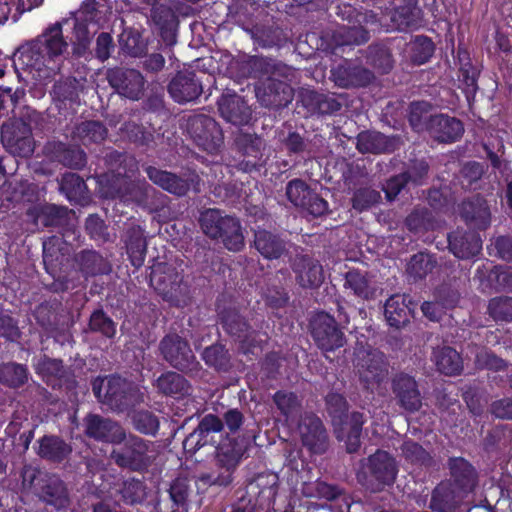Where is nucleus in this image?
Segmentation results:
<instances>
[{
  "label": "nucleus",
  "mask_w": 512,
  "mask_h": 512,
  "mask_svg": "<svg viewBox=\"0 0 512 512\" xmlns=\"http://www.w3.org/2000/svg\"><path fill=\"white\" fill-rule=\"evenodd\" d=\"M27 379L24 366L19 364H4L0 366V381L9 386H19Z\"/></svg>",
  "instance_id": "7c9ffc66"
},
{
  "label": "nucleus",
  "mask_w": 512,
  "mask_h": 512,
  "mask_svg": "<svg viewBox=\"0 0 512 512\" xmlns=\"http://www.w3.org/2000/svg\"><path fill=\"white\" fill-rule=\"evenodd\" d=\"M161 351L173 366L185 369L194 359L187 343L177 335H169L161 343Z\"/></svg>",
  "instance_id": "f8f14e48"
},
{
  "label": "nucleus",
  "mask_w": 512,
  "mask_h": 512,
  "mask_svg": "<svg viewBox=\"0 0 512 512\" xmlns=\"http://www.w3.org/2000/svg\"><path fill=\"white\" fill-rule=\"evenodd\" d=\"M333 424L337 438L345 442L348 452H354L360 445L361 427L363 424V417L359 413H353L350 416H345L341 419L337 416L333 418Z\"/></svg>",
  "instance_id": "9d476101"
},
{
  "label": "nucleus",
  "mask_w": 512,
  "mask_h": 512,
  "mask_svg": "<svg viewBox=\"0 0 512 512\" xmlns=\"http://www.w3.org/2000/svg\"><path fill=\"white\" fill-rule=\"evenodd\" d=\"M119 42L121 49L133 57L141 56L146 50V42L136 30H124L120 35Z\"/></svg>",
  "instance_id": "bb28decb"
},
{
  "label": "nucleus",
  "mask_w": 512,
  "mask_h": 512,
  "mask_svg": "<svg viewBox=\"0 0 512 512\" xmlns=\"http://www.w3.org/2000/svg\"><path fill=\"white\" fill-rule=\"evenodd\" d=\"M394 142L379 132H362L357 138V148L362 153H381L393 150Z\"/></svg>",
  "instance_id": "4be33fe9"
},
{
  "label": "nucleus",
  "mask_w": 512,
  "mask_h": 512,
  "mask_svg": "<svg viewBox=\"0 0 512 512\" xmlns=\"http://www.w3.org/2000/svg\"><path fill=\"white\" fill-rule=\"evenodd\" d=\"M489 312L495 320H512V299L498 298L489 303Z\"/></svg>",
  "instance_id": "e433bc0d"
},
{
  "label": "nucleus",
  "mask_w": 512,
  "mask_h": 512,
  "mask_svg": "<svg viewBox=\"0 0 512 512\" xmlns=\"http://www.w3.org/2000/svg\"><path fill=\"white\" fill-rule=\"evenodd\" d=\"M449 246L456 257L469 258L476 256L481 251L482 241L479 236L472 234L461 238H450Z\"/></svg>",
  "instance_id": "393cba45"
},
{
  "label": "nucleus",
  "mask_w": 512,
  "mask_h": 512,
  "mask_svg": "<svg viewBox=\"0 0 512 512\" xmlns=\"http://www.w3.org/2000/svg\"><path fill=\"white\" fill-rule=\"evenodd\" d=\"M153 20L161 27H166L175 21L173 12L166 7L155 8L152 11Z\"/></svg>",
  "instance_id": "603ef678"
},
{
  "label": "nucleus",
  "mask_w": 512,
  "mask_h": 512,
  "mask_svg": "<svg viewBox=\"0 0 512 512\" xmlns=\"http://www.w3.org/2000/svg\"><path fill=\"white\" fill-rule=\"evenodd\" d=\"M301 207L314 216H320L328 210L327 202L312 193H310V196L307 199V205Z\"/></svg>",
  "instance_id": "a18cd8bd"
},
{
  "label": "nucleus",
  "mask_w": 512,
  "mask_h": 512,
  "mask_svg": "<svg viewBox=\"0 0 512 512\" xmlns=\"http://www.w3.org/2000/svg\"><path fill=\"white\" fill-rule=\"evenodd\" d=\"M151 453L142 439L130 436L123 447L112 451L111 457L122 467L138 470L147 466L152 458Z\"/></svg>",
  "instance_id": "0eeeda50"
},
{
  "label": "nucleus",
  "mask_w": 512,
  "mask_h": 512,
  "mask_svg": "<svg viewBox=\"0 0 512 512\" xmlns=\"http://www.w3.org/2000/svg\"><path fill=\"white\" fill-rule=\"evenodd\" d=\"M312 335L318 346L326 351L343 346V334L328 314L318 313L311 322Z\"/></svg>",
  "instance_id": "6e6552de"
},
{
  "label": "nucleus",
  "mask_w": 512,
  "mask_h": 512,
  "mask_svg": "<svg viewBox=\"0 0 512 512\" xmlns=\"http://www.w3.org/2000/svg\"><path fill=\"white\" fill-rule=\"evenodd\" d=\"M254 244L261 255L268 259L278 258L283 251L281 241L264 230H260L255 233Z\"/></svg>",
  "instance_id": "a878e982"
},
{
  "label": "nucleus",
  "mask_w": 512,
  "mask_h": 512,
  "mask_svg": "<svg viewBox=\"0 0 512 512\" xmlns=\"http://www.w3.org/2000/svg\"><path fill=\"white\" fill-rule=\"evenodd\" d=\"M107 11L104 5H98L95 0H86L80 9L75 13L71 22L74 26L75 48L74 51L78 55H82L93 35L104 27L107 22Z\"/></svg>",
  "instance_id": "7ed1b4c3"
},
{
  "label": "nucleus",
  "mask_w": 512,
  "mask_h": 512,
  "mask_svg": "<svg viewBox=\"0 0 512 512\" xmlns=\"http://www.w3.org/2000/svg\"><path fill=\"white\" fill-rule=\"evenodd\" d=\"M345 287L351 289L355 295L364 299L372 297L374 292L366 275L354 270L347 273Z\"/></svg>",
  "instance_id": "cd10ccee"
},
{
  "label": "nucleus",
  "mask_w": 512,
  "mask_h": 512,
  "mask_svg": "<svg viewBox=\"0 0 512 512\" xmlns=\"http://www.w3.org/2000/svg\"><path fill=\"white\" fill-rule=\"evenodd\" d=\"M90 328L94 331H100L107 337H112L115 334L114 323L101 311H96L92 314L90 318Z\"/></svg>",
  "instance_id": "58836bf2"
},
{
  "label": "nucleus",
  "mask_w": 512,
  "mask_h": 512,
  "mask_svg": "<svg viewBox=\"0 0 512 512\" xmlns=\"http://www.w3.org/2000/svg\"><path fill=\"white\" fill-rule=\"evenodd\" d=\"M387 370L379 362L373 363L360 372V378L368 389L374 390L386 377Z\"/></svg>",
  "instance_id": "72a5a7b5"
},
{
  "label": "nucleus",
  "mask_w": 512,
  "mask_h": 512,
  "mask_svg": "<svg viewBox=\"0 0 512 512\" xmlns=\"http://www.w3.org/2000/svg\"><path fill=\"white\" fill-rule=\"evenodd\" d=\"M454 482H443L436 487L430 502V508L435 512H452L457 499L470 491L475 482L474 471L464 459H454L451 462Z\"/></svg>",
  "instance_id": "f03ea898"
},
{
  "label": "nucleus",
  "mask_w": 512,
  "mask_h": 512,
  "mask_svg": "<svg viewBox=\"0 0 512 512\" xmlns=\"http://www.w3.org/2000/svg\"><path fill=\"white\" fill-rule=\"evenodd\" d=\"M406 181L407 177L404 174L390 179L384 188L387 198L393 200L401 191Z\"/></svg>",
  "instance_id": "864d4df0"
},
{
  "label": "nucleus",
  "mask_w": 512,
  "mask_h": 512,
  "mask_svg": "<svg viewBox=\"0 0 512 512\" xmlns=\"http://www.w3.org/2000/svg\"><path fill=\"white\" fill-rule=\"evenodd\" d=\"M492 412L499 418L512 419V400L503 399L494 402L492 405Z\"/></svg>",
  "instance_id": "4d7b16f0"
},
{
  "label": "nucleus",
  "mask_w": 512,
  "mask_h": 512,
  "mask_svg": "<svg viewBox=\"0 0 512 512\" xmlns=\"http://www.w3.org/2000/svg\"><path fill=\"white\" fill-rule=\"evenodd\" d=\"M410 50L413 62L423 64L432 56L434 45L427 37H417L411 44Z\"/></svg>",
  "instance_id": "473e14b6"
},
{
  "label": "nucleus",
  "mask_w": 512,
  "mask_h": 512,
  "mask_svg": "<svg viewBox=\"0 0 512 512\" xmlns=\"http://www.w3.org/2000/svg\"><path fill=\"white\" fill-rule=\"evenodd\" d=\"M70 452L68 446L55 437L43 438L40 443V454L52 459H61Z\"/></svg>",
  "instance_id": "2f4dec72"
},
{
  "label": "nucleus",
  "mask_w": 512,
  "mask_h": 512,
  "mask_svg": "<svg viewBox=\"0 0 512 512\" xmlns=\"http://www.w3.org/2000/svg\"><path fill=\"white\" fill-rule=\"evenodd\" d=\"M433 359L439 371L446 375H456L462 370V360L458 352L450 347L435 350Z\"/></svg>",
  "instance_id": "5701e85b"
},
{
  "label": "nucleus",
  "mask_w": 512,
  "mask_h": 512,
  "mask_svg": "<svg viewBox=\"0 0 512 512\" xmlns=\"http://www.w3.org/2000/svg\"><path fill=\"white\" fill-rule=\"evenodd\" d=\"M393 388L405 409L413 411L420 407V394L412 377L407 375L397 376L393 381Z\"/></svg>",
  "instance_id": "a211bd4d"
},
{
  "label": "nucleus",
  "mask_w": 512,
  "mask_h": 512,
  "mask_svg": "<svg viewBox=\"0 0 512 512\" xmlns=\"http://www.w3.org/2000/svg\"><path fill=\"white\" fill-rule=\"evenodd\" d=\"M78 134L84 144L89 141L99 142L106 137V129L98 122H87L78 128Z\"/></svg>",
  "instance_id": "c9c22d12"
},
{
  "label": "nucleus",
  "mask_w": 512,
  "mask_h": 512,
  "mask_svg": "<svg viewBox=\"0 0 512 512\" xmlns=\"http://www.w3.org/2000/svg\"><path fill=\"white\" fill-rule=\"evenodd\" d=\"M66 48L62 26L56 23L38 41L21 46L14 54L13 64L19 76L26 73L36 81H43L58 69L57 61Z\"/></svg>",
  "instance_id": "f257e3e1"
},
{
  "label": "nucleus",
  "mask_w": 512,
  "mask_h": 512,
  "mask_svg": "<svg viewBox=\"0 0 512 512\" xmlns=\"http://www.w3.org/2000/svg\"><path fill=\"white\" fill-rule=\"evenodd\" d=\"M156 386L165 394H178L185 391L186 381L181 375L168 372L157 379Z\"/></svg>",
  "instance_id": "c756f323"
},
{
  "label": "nucleus",
  "mask_w": 512,
  "mask_h": 512,
  "mask_svg": "<svg viewBox=\"0 0 512 512\" xmlns=\"http://www.w3.org/2000/svg\"><path fill=\"white\" fill-rule=\"evenodd\" d=\"M274 401L285 417L286 424L290 426L299 406L297 397L293 393L278 392L274 396Z\"/></svg>",
  "instance_id": "c85d7f7f"
},
{
  "label": "nucleus",
  "mask_w": 512,
  "mask_h": 512,
  "mask_svg": "<svg viewBox=\"0 0 512 512\" xmlns=\"http://www.w3.org/2000/svg\"><path fill=\"white\" fill-rule=\"evenodd\" d=\"M60 187L67 194L68 198H73L84 193L85 183L78 175L68 173L62 177Z\"/></svg>",
  "instance_id": "4c0bfd02"
},
{
  "label": "nucleus",
  "mask_w": 512,
  "mask_h": 512,
  "mask_svg": "<svg viewBox=\"0 0 512 512\" xmlns=\"http://www.w3.org/2000/svg\"><path fill=\"white\" fill-rule=\"evenodd\" d=\"M310 193L311 192L309 191L307 185L300 180L291 181L286 189V194L289 200L295 206L299 207L307 205V199L310 196Z\"/></svg>",
  "instance_id": "f704fd0d"
},
{
  "label": "nucleus",
  "mask_w": 512,
  "mask_h": 512,
  "mask_svg": "<svg viewBox=\"0 0 512 512\" xmlns=\"http://www.w3.org/2000/svg\"><path fill=\"white\" fill-rule=\"evenodd\" d=\"M403 452L407 458L414 462H424L427 458L426 452L416 443L405 442Z\"/></svg>",
  "instance_id": "3c124183"
},
{
  "label": "nucleus",
  "mask_w": 512,
  "mask_h": 512,
  "mask_svg": "<svg viewBox=\"0 0 512 512\" xmlns=\"http://www.w3.org/2000/svg\"><path fill=\"white\" fill-rule=\"evenodd\" d=\"M86 431L89 436L108 442H120L125 438L124 432L118 424L95 415L87 418Z\"/></svg>",
  "instance_id": "4468645a"
},
{
  "label": "nucleus",
  "mask_w": 512,
  "mask_h": 512,
  "mask_svg": "<svg viewBox=\"0 0 512 512\" xmlns=\"http://www.w3.org/2000/svg\"><path fill=\"white\" fill-rule=\"evenodd\" d=\"M397 469L395 461L384 451L372 455L358 473V479L372 490H380L394 482Z\"/></svg>",
  "instance_id": "423d86ee"
},
{
  "label": "nucleus",
  "mask_w": 512,
  "mask_h": 512,
  "mask_svg": "<svg viewBox=\"0 0 512 512\" xmlns=\"http://www.w3.org/2000/svg\"><path fill=\"white\" fill-rule=\"evenodd\" d=\"M222 429L221 420L214 415L205 416L199 424L198 432L200 435L210 432H219Z\"/></svg>",
  "instance_id": "de8ad7c7"
},
{
  "label": "nucleus",
  "mask_w": 512,
  "mask_h": 512,
  "mask_svg": "<svg viewBox=\"0 0 512 512\" xmlns=\"http://www.w3.org/2000/svg\"><path fill=\"white\" fill-rule=\"evenodd\" d=\"M137 430L145 434H154L159 427L158 420L149 412L138 413L134 418Z\"/></svg>",
  "instance_id": "ea45409f"
},
{
  "label": "nucleus",
  "mask_w": 512,
  "mask_h": 512,
  "mask_svg": "<svg viewBox=\"0 0 512 512\" xmlns=\"http://www.w3.org/2000/svg\"><path fill=\"white\" fill-rule=\"evenodd\" d=\"M1 139L5 148L14 155L27 157L33 153L34 145L31 132L24 123L4 125Z\"/></svg>",
  "instance_id": "1a4fd4ad"
},
{
  "label": "nucleus",
  "mask_w": 512,
  "mask_h": 512,
  "mask_svg": "<svg viewBox=\"0 0 512 512\" xmlns=\"http://www.w3.org/2000/svg\"><path fill=\"white\" fill-rule=\"evenodd\" d=\"M327 403L331 409H333V413L343 412L346 410V401L341 395H330L327 399Z\"/></svg>",
  "instance_id": "69168bd1"
},
{
  "label": "nucleus",
  "mask_w": 512,
  "mask_h": 512,
  "mask_svg": "<svg viewBox=\"0 0 512 512\" xmlns=\"http://www.w3.org/2000/svg\"><path fill=\"white\" fill-rule=\"evenodd\" d=\"M145 250L144 240L140 237L127 245V251L133 266L140 267L144 263Z\"/></svg>",
  "instance_id": "c03bdc74"
},
{
  "label": "nucleus",
  "mask_w": 512,
  "mask_h": 512,
  "mask_svg": "<svg viewBox=\"0 0 512 512\" xmlns=\"http://www.w3.org/2000/svg\"><path fill=\"white\" fill-rule=\"evenodd\" d=\"M142 196L143 191L140 186H133L129 192H120V197L125 201L132 200L141 203L143 201Z\"/></svg>",
  "instance_id": "338daca9"
},
{
  "label": "nucleus",
  "mask_w": 512,
  "mask_h": 512,
  "mask_svg": "<svg viewBox=\"0 0 512 512\" xmlns=\"http://www.w3.org/2000/svg\"><path fill=\"white\" fill-rule=\"evenodd\" d=\"M413 304L407 295H394L385 304V317L392 327H400L409 321Z\"/></svg>",
  "instance_id": "2eb2a0df"
},
{
  "label": "nucleus",
  "mask_w": 512,
  "mask_h": 512,
  "mask_svg": "<svg viewBox=\"0 0 512 512\" xmlns=\"http://www.w3.org/2000/svg\"><path fill=\"white\" fill-rule=\"evenodd\" d=\"M242 456V450L238 449L232 452L231 455H227V452L224 451V448H221V452L219 453V461L223 463L227 470H231L238 464L240 458Z\"/></svg>",
  "instance_id": "680f3d73"
},
{
  "label": "nucleus",
  "mask_w": 512,
  "mask_h": 512,
  "mask_svg": "<svg viewBox=\"0 0 512 512\" xmlns=\"http://www.w3.org/2000/svg\"><path fill=\"white\" fill-rule=\"evenodd\" d=\"M47 502L58 509L66 507L68 504L67 492L61 483L56 488V494L49 493Z\"/></svg>",
  "instance_id": "052dcab7"
},
{
  "label": "nucleus",
  "mask_w": 512,
  "mask_h": 512,
  "mask_svg": "<svg viewBox=\"0 0 512 512\" xmlns=\"http://www.w3.org/2000/svg\"><path fill=\"white\" fill-rule=\"evenodd\" d=\"M218 104L221 115L228 122L236 125H242L249 121L251 113L241 97L236 95H225L221 97Z\"/></svg>",
  "instance_id": "dca6fc26"
},
{
  "label": "nucleus",
  "mask_w": 512,
  "mask_h": 512,
  "mask_svg": "<svg viewBox=\"0 0 512 512\" xmlns=\"http://www.w3.org/2000/svg\"><path fill=\"white\" fill-rule=\"evenodd\" d=\"M59 157L65 165L71 167L80 168L85 164V154L79 149L67 150Z\"/></svg>",
  "instance_id": "49530a36"
},
{
  "label": "nucleus",
  "mask_w": 512,
  "mask_h": 512,
  "mask_svg": "<svg viewBox=\"0 0 512 512\" xmlns=\"http://www.w3.org/2000/svg\"><path fill=\"white\" fill-rule=\"evenodd\" d=\"M430 262L429 256L424 254L415 255L410 262V270L417 277H422Z\"/></svg>",
  "instance_id": "5fc2aeb1"
},
{
  "label": "nucleus",
  "mask_w": 512,
  "mask_h": 512,
  "mask_svg": "<svg viewBox=\"0 0 512 512\" xmlns=\"http://www.w3.org/2000/svg\"><path fill=\"white\" fill-rule=\"evenodd\" d=\"M203 359L210 366L222 368L226 360V351L221 345L210 346L204 350Z\"/></svg>",
  "instance_id": "79ce46f5"
},
{
  "label": "nucleus",
  "mask_w": 512,
  "mask_h": 512,
  "mask_svg": "<svg viewBox=\"0 0 512 512\" xmlns=\"http://www.w3.org/2000/svg\"><path fill=\"white\" fill-rule=\"evenodd\" d=\"M380 195L378 192L370 189L358 191L353 198V207L357 210H364L373 203H376Z\"/></svg>",
  "instance_id": "37998d69"
},
{
  "label": "nucleus",
  "mask_w": 512,
  "mask_h": 512,
  "mask_svg": "<svg viewBox=\"0 0 512 512\" xmlns=\"http://www.w3.org/2000/svg\"><path fill=\"white\" fill-rule=\"evenodd\" d=\"M151 285L165 297H172V292L179 287L180 278L165 265L159 264L151 272Z\"/></svg>",
  "instance_id": "412c9836"
},
{
  "label": "nucleus",
  "mask_w": 512,
  "mask_h": 512,
  "mask_svg": "<svg viewBox=\"0 0 512 512\" xmlns=\"http://www.w3.org/2000/svg\"><path fill=\"white\" fill-rule=\"evenodd\" d=\"M203 232L212 238H221L225 246L239 251L244 246V236L237 219L223 216L219 210L208 209L201 214Z\"/></svg>",
  "instance_id": "20e7f679"
},
{
  "label": "nucleus",
  "mask_w": 512,
  "mask_h": 512,
  "mask_svg": "<svg viewBox=\"0 0 512 512\" xmlns=\"http://www.w3.org/2000/svg\"><path fill=\"white\" fill-rule=\"evenodd\" d=\"M143 496L142 485L140 482H131L123 491V498L128 503H134L141 500Z\"/></svg>",
  "instance_id": "13d9d810"
},
{
  "label": "nucleus",
  "mask_w": 512,
  "mask_h": 512,
  "mask_svg": "<svg viewBox=\"0 0 512 512\" xmlns=\"http://www.w3.org/2000/svg\"><path fill=\"white\" fill-rule=\"evenodd\" d=\"M476 363L480 367L489 369H500L503 365V361L494 355L489 354L486 351H482L476 356Z\"/></svg>",
  "instance_id": "6e6d98bb"
},
{
  "label": "nucleus",
  "mask_w": 512,
  "mask_h": 512,
  "mask_svg": "<svg viewBox=\"0 0 512 512\" xmlns=\"http://www.w3.org/2000/svg\"><path fill=\"white\" fill-rule=\"evenodd\" d=\"M169 93L179 103L189 102L200 95L201 86L193 75L179 74L171 81Z\"/></svg>",
  "instance_id": "f3484780"
},
{
  "label": "nucleus",
  "mask_w": 512,
  "mask_h": 512,
  "mask_svg": "<svg viewBox=\"0 0 512 512\" xmlns=\"http://www.w3.org/2000/svg\"><path fill=\"white\" fill-rule=\"evenodd\" d=\"M93 392L100 401L117 409H122L140 399L132 385L117 376L96 379L93 382Z\"/></svg>",
  "instance_id": "39448f33"
},
{
  "label": "nucleus",
  "mask_w": 512,
  "mask_h": 512,
  "mask_svg": "<svg viewBox=\"0 0 512 512\" xmlns=\"http://www.w3.org/2000/svg\"><path fill=\"white\" fill-rule=\"evenodd\" d=\"M422 311L431 320H437L440 317L438 303L426 302L422 305Z\"/></svg>",
  "instance_id": "774afa93"
},
{
  "label": "nucleus",
  "mask_w": 512,
  "mask_h": 512,
  "mask_svg": "<svg viewBox=\"0 0 512 512\" xmlns=\"http://www.w3.org/2000/svg\"><path fill=\"white\" fill-rule=\"evenodd\" d=\"M466 219L471 221H477V226L479 228H485L488 225L489 220V212L487 207L480 206L475 214L469 216L466 214Z\"/></svg>",
  "instance_id": "e2e57ef3"
},
{
  "label": "nucleus",
  "mask_w": 512,
  "mask_h": 512,
  "mask_svg": "<svg viewBox=\"0 0 512 512\" xmlns=\"http://www.w3.org/2000/svg\"><path fill=\"white\" fill-rule=\"evenodd\" d=\"M431 129L434 136L442 142L456 141L463 133L462 123L448 116L439 115L432 119Z\"/></svg>",
  "instance_id": "aec40b11"
},
{
  "label": "nucleus",
  "mask_w": 512,
  "mask_h": 512,
  "mask_svg": "<svg viewBox=\"0 0 512 512\" xmlns=\"http://www.w3.org/2000/svg\"><path fill=\"white\" fill-rule=\"evenodd\" d=\"M461 76L463 77V91L466 94V98L470 101L471 97L474 96L477 86H476V70L470 65H464L461 68Z\"/></svg>",
  "instance_id": "a19ab883"
},
{
  "label": "nucleus",
  "mask_w": 512,
  "mask_h": 512,
  "mask_svg": "<svg viewBox=\"0 0 512 512\" xmlns=\"http://www.w3.org/2000/svg\"><path fill=\"white\" fill-rule=\"evenodd\" d=\"M225 421H226L227 427L231 431H235L242 424V415L237 410H230L225 415Z\"/></svg>",
  "instance_id": "0e129e2a"
},
{
  "label": "nucleus",
  "mask_w": 512,
  "mask_h": 512,
  "mask_svg": "<svg viewBox=\"0 0 512 512\" xmlns=\"http://www.w3.org/2000/svg\"><path fill=\"white\" fill-rule=\"evenodd\" d=\"M113 48L112 38L108 33H102L97 38L96 53L99 59L106 60L110 56V51Z\"/></svg>",
  "instance_id": "09e8293b"
},
{
  "label": "nucleus",
  "mask_w": 512,
  "mask_h": 512,
  "mask_svg": "<svg viewBox=\"0 0 512 512\" xmlns=\"http://www.w3.org/2000/svg\"><path fill=\"white\" fill-rule=\"evenodd\" d=\"M403 452L407 458L414 462H424L427 458L426 452L416 443L405 442Z\"/></svg>",
  "instance_id": "8fccbe9b"
},
{
  "label": "nucleus",
  "mask_w": 512,
  "mask_h": 512,
  "mask_svg": "<svg viewBox=\"0 0 512 512\" xmlns=\"http://www.w3.org/2000/svg\"><path fill=\"white\" fill-rule=\"evenodd\" d=\"M61 368V362L55 359H45L42 362L36 364V369L40 374L44 376L48 374L58 375Z\"/></svg>",
  "instance_id": "bf43d9fd"
},
{
  "label": "nucleus",
  "mask_w": 512,
  "mask_h": 512,
  "mask_svg": "<svg viewBox=\"0 0 512 512\" xmlns=\"http://www.w3.org/2000/svg\"><path fill=\"white\" fill-rule=\"evenodd\" d=\"M147 174L155 184L171 193L181 195L186 193L189 189L188 184L185 181L177 178L169 172L149 167L147 169Z\"/></svg>",
  "instance_id": "b1692460"
},
{
  "label": "nucleus",
  "mask_w": 512,
  "mask_h": 512,
  "mask_svg": "<svg viewBox=\"0 0 512 512\" xmlns=\"http://www.w3.org/2000/svg\"><path fill=\"white\" fill-rule=\"evenodd\" d=\"M293 269L296 280L302 287H316L322 282V267L308 257L296 258Z\"/></svg>",
  "instance_id": "6ab92c4d"
},
{
  "label": "nucleus",
  "mask_w": 512,
  "mask_h": 512,
  "mask_svg": "<svg viewBox=\"0 0 512 512\" xmlns=\"http://www.w3.org/2000/svg\"><path fill=\"white\" fill-rule=\"evenodd\" d=\"M298 432L305 446L314 452L322 451L326 434L319 418L306 415L298 425Z\"/></svg>",
  "instance_id": "ddd939ff"
},
{
  "label": "nucleus",
  "mask_w": 512,
  "mask_h": 512,
  "mask_svg": "<svg viewBox=\"0 0 512 512\" xmlns=\"http://www.w3.org/2000/svg\"><path fill=\"white\" fill-rule=\"evenodd\" d=\"M110 84L119 94L130 98L138 99L143 89V77L136 70H116L108 75Z\"/></svg>",
  "instance_id": "9b49d317"
}]
</instances>
